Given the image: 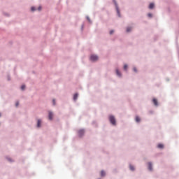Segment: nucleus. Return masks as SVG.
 <instances>
[{"label": "nucleus", "instance_id": "f8f14e48", "mask_svg": "<svg viewBox=\"0 0 179 179\" xmlns=\"http://www.w3.org/2000/svg\"><path fill=\"white\" fill-rule=\"evenodd\" d=\"M116 73H117V76H121V72H120V71H118V69H116Z\"/></svg>", "mask_w": 179, "mask_h": 179}, {"label": "nucleus", "instance_id": "6ab92c4d", "mask_svg": "<svg viewBox=\"0 0 179 179\" xmlns=\"http://www.w3.org/2000/svg\"><path fill=\"white\" fill-rule=\"evenodd\" d=\"M133 71H134V72H138V70H136V68L135 67L133 69Z\"/></svg>", "mask_w": 179, "mask_h": 179}, {"label": "nucleus", "instance_id": "2eb2a0df", "mask_svg": "<svg viewBox=\"0 0 179 179\" xmlns=\"http://www.w3.org/2000/svg\"><path fill=\"white\" fill-rule=\"evenodd\" d=\"M127 69H128V65L124 64V71H127Z\"/></svg>", "mask_w": 179, "mask_h": 179}, {"label": "nucleus", "instance_id": "9b49d317", "mask_svg": "<svg viewBox=\"0 0 179 179\" xmlns=\"http://www.w3.org/2000/svg\"><path fill=\"white\" fill-rule=\"evenodd\" d=\"M104 176H106V172H104V171H101V176L104 177Z\"/></svg>", "mask_w": 179, "mask_h": 179}, {"label": "nucleus", "instance_id": "9d476101", "mask_svg": "<svg viewBox=\"0 0 179 179\" xmlns=\"http://www.w3.org/2000/svg\"><path fill=\"white\" fill-rule=\"evenodd\" d=\"M157 148H159V149H163V148H164V145L163 144H159L157 145Z\"/></svg>", "mask_w": 179, "mask_h": 179}, {"label": "nucleus", "instance_id": "ddd939ff", "mask_svg": "<svg viewBox=\"0 0 179 179\" xmlns=\"http://www.w3.org/2000/svg\"><path fill=\"white\" fill-rule=\"evenodd\" d=\"M78 96V94H75L74 96H73V100H77Z\"/></svg>", "mask_w": 179, "mask_h": 179}, {"label": "nucleus", "instance_id": "20e7f679", "mask_svg": "<svg viewBox=\"0 0 179 179\" xmlns=\"http://www.w3.org/2000/svg\"><path fill=\"white\" fill-rule=\"evenodd\" d=\"M84 134H85V130L81 129V130H79V131H78V135H79V136H83Z\"/></svg>", "mask_w": 179, "mask_h": 179}, {"label": "nucleus", "instance_id": "393cba45", "mask_svg": "<svg viewBox=\"0 0 179 179\" xmlns=\"http://www.w3.org/2000/svg\"><path fill=\"white\" fill-rule=\"evenodd\" d=\"M38 9V10H41V6H39Z\"/></svg>", "mask_w": 179, "mask_h": 179}, {"label": "nucleus", "instance_id": "1a4fd4ad", "mask_svg": "<svg viewBox=\"0 0 179 179\" xmlns=\"http://www.w3.org/2000/svg\"><path fill=\"white\" fill-rule=\"evenodd\" d=\"M148 169H149V170L150 171H152V163H148Z\"/></svg>", "mask_w": 179, "mask_h": 179}, {"label": "nucleus", "instance_id": "f03ea898", "mask_svg": "<svg viewBox=\"0 0 179 179\" xmlns=\"http://www.w3.org/2000/svg\"><path fill=\"white\" fill-rule=\"evenodd\" d=\"M99 59V57L95 55H92L90 57V60L92 61L93 62H95V61H97Z\"/></svg>", "mask_w": 179, "mask_h": 179}, {"label": "nucleus", "instance_id": "bb28decb", "mask_svg": "<svg viewBox=\"0 0 179 179\" xmlns=\"http://www.w3.org/2000/svg\"><path fill=\"white\" fill-rule=\"evenodd\" d=\"M0 117H1V114H0Z\"/></svg>", "mask_w": 179, "mask_h": 179}, {"label": "nucleus", "instance_id": "0eeeda50", "mask_svg": "<svg viewBox=\"0 0 179 179\" xmlns=\"http://www.w3.org/2000/svg\"><path fill=\"white\" fill-rule=\"evenodd\" d=\"M37 127H38V128H40V127H41V120H38Z\"/></svg>", "mask_w": 179, "mask_h": 179}, {"label": "nucleus", "instance_id": "f257e3e1", "mask_svg": "<svg viewBox=\"0 0 179 179\" xmlns=\"http://www.w3.org/2000/svg\"><path fill=\"white\" fill-rule=\"evenodd\" d=\"M109 121L112 125H115L116 122H115V117H114V116L113 115L109 116Z\"/></svg>", "mask_w": 179, "mask_h": 179}, {"label": "nucleus", "instance_id": "aec40b11", "mask_svg": "<svg viewBox=\"0 0 179 179\" xmlns=\"http://www.w3.org/2000/svg\"><path fill=\"white\" fill-rule=\"evenodd\" d=\"M15 106H16V107H18V106H19V102H16Z\"/></svg>", "mask_w": 179, "mask_h": 179}, {"label": "nucleus", "instance_id": "412c9836", "mask_svg": "<svg viewBox=\"0 0 179 179\" xmlns=\"http://www.w3.org/2000/svg\"><path fill=\"white\" fill-rule=\"evenodd\" d=\"M117 14H118L119 16H120V10H118V8H117Z\"/></svg>", "mask_w": 179, "mask_h": 179}, {"label": "nucleus", "instance_id": "f3484780", "mask_svg": "<svg viewBox=\"0 0 179 179\" xmlns=\"http://www.w3.org/2000/svg\"><path fill=\"white\" fill-rule=\"evenodd\" d=\"M24 89H26V85H22L21 86V90H24Z\"/></svg>", "mask_w": 179, "mask_h": 179}, {"label": "nucleus", "instance_id": "6e6552de", "mask_svg": "<svg viewBox=\"0 0 179 179\" xmlns=\"http://www.w3.org/2000/svg\"><path fill=\"white\" fill-rule=\"evenodd\" d=\"M136 122H141V117H138V116H136Z\"/></svg>", "mask_w": 179, "mask_h": 179}, {"label": "nucleus", "instance_id": "dca6fc26", "mask_svg": "<svg viewBox=\"0 0 179 179\" xmlns=\"http://www.w3.org/2000/svg\"><path fill=\"white\" fill-rule=\"evenodd\" d=\"M130 170L134 171L135 170V168H134V166L132 165H130Z\"/></svg>", "mask_w": 179, "mask_h": 179}, {"label": "nucleus", "instance_id": "a211bd4d", "mask_svg": "<svg viewBox=\"0 0 179 179\" xmlns=\"http://www.w3.org/2000/svg\"><path fill=\"white\" fill-rule=\"evenodd\" d=\"M31 10H32V12H34V10H36V8L34 7H31Z\"/></svg>", "mask_w": 179, "mask_h": 179}, {"label": "nucleus", "instance_id": "4be33fe9", "mask_svg": "<svg viewBox=\"0 0 179 179\" xmlns=\"http://www.w3.org/2000/svg\"><path fill=\"white\" fill-rule=\"evenodd\" d=\"M148 17H152V14L149 13V14L148 15Z\"/></svg>", "mask_w": 179, "mask_h": 179}, {"label": "nucleus", "instance_id": "5701e85b", "mask_svg": "<svg viewBox=\"0 0 179 179\" xmlns=\"http://www.w3.org/2000/svg\"><path fill=\"white\" fill-rule=\"evenodd\" d=\"M113 33H114V30H111V31H110V34H113Z\"/></svg>", "mask_w": 179, "mask_h": 179}, {"label": "nucleus", "instance_id": "4468645a", "mask_svg": "<svg viewBox=\"0 0 179 179\" xmlns=\"http://www.w3.org/2000/svg\"><path fill=\"white\" fill-rule=\"evenodd\" d=\"M131 30H132V28H131V27H127V33H129V31H131Z\"/></svg>", "mask_w": 179, "mask_h": 179}, {"label": "nucleus", "instance_id": "a878e982", "mask_svg": "<svg viewBox=\"0 0 179 179\" xmlns=\"http://www.w3.org/2000/svg\"><path fill=\"white\" fill-rule=\"evenodd\" d=\"M87 20H89V18H87Z\"/></svg>", "mask_w": 179, "mask_h": 179}, {"label": "nucleus", "instance_id": "39448f33", "mask_svg": "<svg viewBox=\"0 0 179 179\" xmlns=\"http://www.w3.org/2000/svg\"><path fill=\"white\" fill-rule=\"evenodd\" d=\"M155 8V3H150L149 6V9H153Z\"/></svg>", "mask_w": 179, "mask_h": 179}, {"label": "nucleus", "instance_id": "7ed1b4c3", "mask_svg": "<svg viewBox=\"0 0 179 179\" xmlns=\"http://www.w3.org/2000/svg\"><path fill=\"white\" fill-rule=\"evenodd\" d=\"M48 117H49V120H52V118H53V117H54V114L52 113V112L49 111Z\"/></svg>", "mask_w": 179, "mask_h": 179}, {"label": "nucleus", "instance_id": "423d86ee", "mask_svg": "<svg viewBox=\"0 0 179 179\" xmlns=\"http://www.w3.org/2000/svg\"><path fill=\"white\" fill-rule=\"evenodd\" d=\"M152 103L155 104V106H158L157 99H152Z\"/></svg>", "mask_w": 179, "mask_h": 179}, {"label": "nucleus", "instance_id": "b1692460", "mask_svg": "<svg viewBox=\"0 0 179 179\" xmlns=\"http://www.w3.org/2000/svg\"><path fill=\"white\" fill-rule=\"evenodd\" d=\"M52 101H53V106H55V99H53Z\"/></svg>", "mask_w": 179, "mask_h": 179}]
</instances>
